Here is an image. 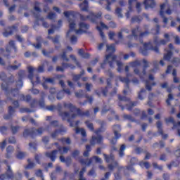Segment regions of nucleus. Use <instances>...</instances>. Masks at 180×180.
I'll list each match as a JSON object with an SVG mask.
<instances>
[{"label": "nucleus", "mask_w": 180, "mask_h": 180, "mask_svg": "<svg viewBox=\"0 0 180 180\" xmlns=\"http://www.w3.org/2000/svg\"><path fill=\"white\" fill-rule=\"evenodd\" d=\"M63 15H65V18H67L70 25H69V30L68 31L66 34V37H68L70 36V33L71 32H75L76 34H82V33H88L86 30L91 27V25L89 24L84 22H80L79 23V29L75 30V21L71 20L70 18V16H72L73 18H75V13L72 11H65L63 13Z\"/></svg>", "instance_id": "nucleus-1"}, {"label": "nucleus", "mask_w": 180, "mask_h": 180, "mask_svg": "<svg viewBox=\"0 0 180 180\" xmlns=\"http://www.w3.org/2000/svg\"><path fill=\"white\" fill-rule=\"evenodd\" d=\"M9 84L10 82L5 84L2 83L1 84V89L2 91H4L6 92V96L8 101H12V98L11 97L13 96V98H15L17 95H19V89L23 86V81L22 79H19L18 81L17 82V84H15L16 88L15 89H11V91H9Z\"/></svg>", "instance_id": "nucleus-2"}, {"label": "nucleus", "mask_w": 180, "mask_h": 180, "mask_svg": "<svg viewBox=\"0 0 180 180\" xmlns=\"http://www.w3.org/2000/svg\"><path fill=\"white\" fill-rule=\"evenodd\" d=\"M150 34V31L146 30L145 32H141V28H140V26H136L135 28L131 30V35H128V39H130V37H134L135 40H139L141 44H143V37H147Z\"/></svg>", "instance_id": "nucleus-3"}, {"label": "nucleus", "mask_w": 180, "mask_h": 180, "mask_svg": "<svg viewBox=\"0 0 180 180\" xmlns=\"http://www.w3.org/2000/svg\"><path fill=\"white\" fill-rule=\"evenodd\" d=\"M70 151V148L67 146H58V150H53L51 152H46L45 155L51 160L52 162H55L57 159V154H67Z\"/></svg>", "instance_id": "nucleus-4"}, {"label": "nucleus", "mask_w": 180, "mask_h": 180, "mask_svg": "<svg viewBox=\"0 0 180 180\" xmlns=\"http://www.w3.org/2000/svg\"><path fill=\"white\" fill-rule=\"evenodd\" d=\"M44 128L39 127L36 129L34 127H32L30 129H26L24 130L22 133L23 137L26 139V137H31L32 139H35L37 136H42L43 133H44Z\"/></svg>", "instance_id": "nucleus-5"}, {"label": "nucleus", "mask_w": 180, "mask_h": 180, "mask_svg": "<svg viewBox=\"0 0 180 180\" xmlns=\"http://www.w3.org/2000/svg\"><path fill=\"white\" fill-rule=\"evenodd\" d=\"M118 106L121 108L122 110H124V105H122V102H129V104L125 105V108H127V110H129V112L133 110V108H134V106L137 105V101H130V98L125 96L118 94Z\"/></svg>", "instance_id": "nucleus-6"}, {"label": "nucleus", "mask_w": 180, "mask_h": 180, "mask_svg": "<svg viewBox=\"0 0 180 180\" xmlns=\"http://www.w3.org/2000/svg\"><path fill=\"white\" fill-rule=\"evenodd\" d=\"M63 107L66 109H69L70 112H77L78 116H82V117H84V116H86V117H89L91 113L89 112V110H86L85 112L82 111L81 108H77L75 105H73L71 103H64Z\"/></svg>", "instance_id": "nucleus-7"}, {"label": "nucleus", "mask_w": 180, "mask_h": 180, "mask_svg": "<svg viewBox=\"0 0 180 180\" xmlns=\"http://www.w3.org/2000/svg\"><path fill=\"white\" fill-rule=\"evenodd\" d=\"M79 18L82 22H85V20H88V19H89L92 23H96L98 20L101 19L102 13L99 12L94 13V12H90L89 15L86 16L80 14Z\"/></svg>", "instance_id": "nucleus-8"}, {"label": "nucleus", "mask_w": 180, "mask_h": 180, "mask_svg": "<svg viewBox=\"0 0 180 180\" xmlns=\"http://www.w3.org/2000/svg\"><path fill=\"white\" fill-rule=\"evenodd\" d=\"M75 96L76 98H86V99L84 102H79V105L81 106H85L89 102L90 105H92V103L94 102V97L92 96H89L88 94H84V90H79L78 92H75Z\"/></svg>", "instance_id": "nucleus-9"}, {"label": "nucleus", "mask_w": 180, "mask_h": 180, "mask_svg": "<svg viewBox=\"0 0 180 180\" xmlns=\"http://www.w3.org/2000/svg\"><path fill=\"white\" fill-rule=\"evenodd\" d=\"M13 105H14V107H12L11 105L8 106V114L4 116V119H5V120H9V119H12V117H13V115L16 112L15 109H18V108H19V101L18 100L13 101Z\"/></svg>", "instance_id": "nucleus-10"}, {"label": "nucleus", "mask_w": 180, "mask_h": 180, "mask_svg": "<svg viewBox=\"0 0 180 180\" xmlns=\"http://www.w3.org/2000/svg\"><path fill=\"white\" fill-rule=\"evenodd\" d=\"M117 59V56L112 55V53H109L105 56V59L104 60L103 63H101V68H105V65H106V63H108L110 68H113L115 67L114 63Z\"/></svg>", "instance_id": "nucleus-11"}, {"label": "nucleus", "mask_w": 180, "mask_h": 180, "mask_svg": "<svg viewBox=\"0 0 180 180\" xmlns=\"http://www.w3.org/2000/svg\"><path fill=\"white\" fill-rule=\"evenodd\" d=\"M59 115L62 117V120H67L70 123V127H74V121L72 120L77 117V114L73 113L70 115L68 112H61Z\"/></svg>", "instance_id": "nucleus-12"}, {"label": "nucleus", "mask_w": 180, "mask_h": 180, "mask_svg": "<svg viewBox=\"0 0 180 180\" xmlns=\"http://www.w3.org/2000/svg\"><path fill=\"white\" fill-rule=\"evenodd\" d=\"M93 160H95V162H98V164H102V162H103L102 159H101V158H99L98 156H93L90 159L81 158V159H79V162H80V164L82 165H87L88 167H89V165L92 164Z\"/></svg>", "instance_id": "nucleus-13"}, {"label": "nucleus", "mask_w": 180, "mask_h": 180, "mask_svg": "<svg viewBox=\"0 0 180 180\" xmlns=\"http://www.w3.org/2000/svg\"><path fill=\"white\" fill-rule=\"evenodd\" d=\"M28 78L29 79H30L31 83L32 84L33 86H34V85L37 84H40V77H39V75L36 76V81H33V77H34V68H33V67L30 66L28 67Z\"/></svg>", "instance_id": "nucleus-14"}, {"label": "nucleus", "mask_w": 180, "mask_h": 180, "mask_svg": "<svg viewBox=\"0 0 180 180\" xmlns=\"http://www.w3.org/2000/svg\"><path fill=\"white\" fill-rule=\"evenodd\" d=\"M114 151H117V148H116L115 146L111 147L110 150V155H107L106 153L103 154L104 160L108 164H109L110 162L115 161V155H113Z\"/></svg>", "instance_id": "nucleus-15"}, {"label": "nucleus", "mask_w": 180, "mask_h": 180, "mask_svg": "<svg viewBox=\"0 0 180 180\" xmlns=\"http://www.w3.org/2000/svg\"><path fill=\"white\" fill-rule=\"evenodd\" d=\"M7 167H8V169L6 174H1L0 180H5L6 179V178L8 180H13V179L15 178V176L13 175V172H12V169H11V166L7 165Z\"/></svg>", "instance_id": "nucleus-16"}, {"label": "nucleus", "mask_w": 180, "mask_h": 180, "mask_svg": "<svg viewBox=\"0 0 180 180\" xmlns=\"http://www.w3.org/2000/svg\"><path fill=\"white\" fill-rule=\"evenodd\" d=\"M18 26H19V24L8 27V30H9V32L5 31L4 32H3V35L4 36V37H8V36H12V34H13L15 32H18V30H19V27Z\"/></svg>", "instance_id": "nucleus-17"}, {"label": "nucleus", "mask_w": 180, "mask_h": 180, "mask_svg": "<svg viewBox=\"0 0 180 180\" xmlns=\"http://www.w3.org/2000/svg\"><path fill=\"white\" fill-rule=\"evenodd\" d=\"M91 146H95V144H103V136L102 135H98L97 136H93L90 140Z\"/></svg>", "instance_id": "nucleus-18"}, {"label": "nucleus", "mask_w": 180, "mask_h": 180, "mask_svg": "<svg viewBox=\"0 0 180 180\" xmlns=\"http://www.w3.org/2000/svg\"><path fill=\"white\" fill-rule=\"evenodd\" d=\"M66 68H71V70H75V65L70 64V63H62V67L57 66L56 71L60 72H64V70H66Z\"/></svg>", "instance_id": "nucleus-19"}, {"label": "nucleus", "mask_w": 180, "mask_h": 180, "mask_svg": "<svg viewBox=\"0 0 180 180\" xmlns=\"http://www.w3.org/2000/svg\"><path fill=\"white\" fill-rule=\"evenodd\" d=\"M120 81H121V82H124L125 84L126 90L123 91V94H124V95H126V94H127V92H129V91H130V79H129V77H120Z\"/></svg>", "instance_id": "nucleus-20"}, {"label": "nucleus", "mask_w": 180, "mask_h": 180, "mask_svg": "<svg viewBox=\"0 0 180 180\" xmlns=\"http://www.w3.org/2000/svg\"><path fill=\"white\" fill-rule=\"evenodd\" d=\"M67 128L64 127L63 126H61L58 129H56L51 134L52 139H56L58 134H64V133H66Z\"/></svg>", "instance_id": "nucleus-21"}, {"label": "nucleus", "mask_w": 180, "mask_h": 180, "mask_svg": "<svg viewBox=\"0 0 180 180\" xmlns=\"http://www.w3.org/2000/svg\"><path fill=\"white\" fill-rule=\"evenodd\" d=\"M156 124L158 129V133L162 136L163 140L168 139V134H164V130H162V122H161V121H158Z\"/></svg>", "instance_id": "nucleus-22"}, {"label": "nucleus", "mask_w": 180, "mask_h": 180, "mask_svg": "<svg viewBox=\"0 0 180 180\" xmlns=\"http://www.w3.org/2000/svg\"><path fill=\"white\" fill-rule=\"evenodd\" d=\"M165 3L160 5V15L163 19V23H165V25H167L168 23V18L165 17V12L164 11V9H165Z\"/></svg>", "instance_id": "nucleus-23"}, {"label": "nucleus", "mask_w": 180, "mask_h": 180, "mask_svg": "<svg viewBox=\"0 0 180 180\" xmlns=\"http://www.w3.org/2000/svg\"><path fill=\"white\" fill-rule=\"evenodd\" d=\"M143 46L146 49L149 48V50H152L153 51H155V53H157L158 54L160 53V49L158 46H153V44L151 42H146L143 44Z\"/></svg>", "instance_id": "nucleus-24"}, {"label": "nucleus", "mask_w": 180, "mask_h": 180, "mask_svg": "<svg viewBox=\"0 0 180 180\" xmlns=\"http://www.w3.org/2000/svg\"><path fill=\"white\" fill-rule=\"evenodd\" d=\"M112 130H113L115 136L117 139H120V137H122V134L119 133V131H122V127H120V124L113 125Z\"/></svg>", "instance_id": "nucleus-25"}, {"label": "nucleus", "mask_w": 180, "mask_h": 180, "mask_svg": "<svg viewBox=\"0 0 180 180\" xmlns=\"http://www.w3.org/2000/svg\"><path fill=\"white\" fill-rule=\"evenodd\" d=\"M143 5L145 6V9L155 8V0H144Z\"/></svg>", "instance_id": "nucleus-26"}, {"label": "nucleus", "mask_w": 180, "mask_h": 180, "mask_svg": "<svg viewBox=\"0 0 180 180\" xmlns=\"http://www.w3.org/2000/svg\"><path fill=\"white\" fill-rule=\"evenodd\" d=\"M6 153L5 157L8 160H9V158H12V155H13V153L15 152V148H13V146H8L6 148Z\"/></svg>", "instance_id": "nucleus-27"}, {"label": "nucleus", "mask_w": 180, "mask_h": 180, "mask_svg": "<svg viewBox=\"0 0 180 180\" xmlns=\"http://www.w3.org/2000/svg\"><path fill=\"white\" fill-rule=\"evenodd\" d=\"M75 131L77 134L81 133V135L82 136V142L85 143L87 141L88 139H86V131L82 128H78L77 127L75 129Z\"/></svg>", "instance_id": "nucleus-28"}, {"label": "nucleus", "mask_w": 180, "mask_h": 180, "mask_svg": "<svg viewBox=\"0 0 180 180\" xmlns=\"http://www.w3.org/2000/svg\"><path fill=\"white\" fill-rule=\"evenodd\" d=\"M79 6L83 12H88L89 3L88 2V0H84L82 3L79 4Z\"/></svg>", "instance_id": "nucleus-29"}, {"label": "nucleus", "mask_w": 180, "mask_h": 180, "mask_svg": "<svg viewBox=\"0 0 180 180\" xmlns=\"http://www.w3.org/2000/svg\"><path fill=\"white\" fill-rule=\"evenodd\" d=\"M60 161V162H65V164H66L67 167H70V165H71V162H72V160H71V157L68 156L66 158H64V156L60 155L59 157Z\"/></svg>", "instance_id": "nucleus-30"}, {"label": "nucleus", "mask_w": 180, "mask_h": 180, "mask_svg": "<svg viewBox=\"0 0 180 180\" xmlns=\"http://www.w3.org/2000/svg\"><path fill=\"white\" fill-rule=\"evenodd\" d=\"M153 43H155L156 46H165V44L168 43V41L166 39L158 40V37H155L153 39Z\"/></svg>", "instance_id": "nucleus-31"}, {"label": "nucleus", "mask_w": 180, "mask_h": 180, "mask_svg": "<svg viewBox=\"0 0 180 180\" xmlns=\"http://www.w3.org/2000/svg\"><path fill=\"white\" fill-rule=\"evenodd\" d=\"M155 85H157V83L154 82L150 84V80L145 81L146 89H147V91H149V92L153 90V86H155Z\"/></svg>", "instance_id": "nucleus-32"}, {"label": "nucleus", "mask_w": 180, "mask_h": 180, "mask_svg": "<svg viewBox=\"0 0 180 180\" xmlns=\"http://www.w3.org/2000/svg\"><path fill=\"white\" fill-rule=\"evenodd\" d=\"M53 44H58V46H55V49L56 50H58L60 47H61V44H60V35H56L55 37L52 39Z\"/></svg>", "instance_id": "nucleus-33"}, {"label": "nucleus", "mask_w": 180, "mask_h": 180, "mask_svg": "<svg viewBox=\"0 0 180 180\" xmlns=\"http://www.w3.org/2000/svg\"><path fill=\"white\" fill-rule=\"evenodd\" d=\"M165 120L166 123H172L173 124V127H172V130H174L175 129H176V127H178V125L176 124V123H175V120H174V117H169L168 118H165Z\"/></svg>", "instance_id": "nucleus-34"}, {"label": "nucleus", "mask_w": 180, "mask_h": 180, "mask_svg": "<svg viewBox=\"0 0 180 180\" xmlns=\"http://www.w3.org/2000/svg\"><path fill=\"white\" fill-rule=\"evenodd\" d=\"M20 100L29 103L30 101H32V96L30 95L25 96V94H21L20 96Z\"/></svg>", "instance_id": "nucleus-35"}, {"label": "nucleus", "mask_w": 180, "mask_h": 180, "mask_svg": "<svg viewBox=\"0 0 180 180\" xmlns=\"http://www.w3.org/2000/svg\"><path fill=\"white\" fill-rule=\"evenodd\" d=\"M172 56H174V53L172 52V51H167V53L164 54V60L166 61H171V58H172Z\"/></svg>", "instance_id": "nucleus-36"}, {"label": "nucleus", "mask_w": 180, "mask_h": 180, "mask_svg": "<svg viewBox=\"0 0 180 180\" xmlns=\"http://www.w3.org/2000/svg\"><path fill=\"white\" fill-rule=\"evenodd\" d=\"M142 62L143 63V69L142 71V74H143V75H146V74H147V68H148V67H149L148 61H147V60H146V59H143Z\"/></svg>", "instance_id": "nucleus-37"}, {"label": "nucleus", "mask_w": 180, "mask_h": 180, "mask_svg": "<svg viewBox=\"0 0 180 180\" xmlns=\"http://www.w3.org/2000/svg\"><path fill=\"white\" fill-rule=\"evenodd\" d=\"M78 54L81 56L82 58H89V57H91V55H89V53H84L82 49H79Z\"/></svg>", "instance_id": "nucleus-38"}, {"label": "nucleus", "mask_w": 180, "mask_h": 180, "mask_svg": "<svg viewBox=\"0 0 180 180\" xmlns=\"http://www.w3.org/2000/svg\"><path fill=\"white\" fill-rule=\"evenodd\" d=\"M84 74H85V70H82V71L80 72V74L73 75V81H75V82L79 81V79L82 78V75H84Z\"/></svg>", "instance_id": "nucleus-39"}, {"label": "nucleus", "mask_w": 180, "mask_h": 180, "mask_svg": "<svg viewBox=\"0 0 180 180\" xmlns=\"http://www.w3.org/2000/svg\"><path fill=\"white\" fill-rule=\"evenodd\" d=\"M86 127L89 129L90 131H95V128L94 127V124L91 122L89 120H86L84 122Z\"/></svg>", "instance_id": "nucleus-40"}, {"label": "nucleus", "mask_w": 180, "mask_h": 180, "mask_svg": "<svg viewBox=\"0 0 180 180\" xmlns=\"http://www.w3.org/2000/svg\"><path fill=\"white\" fill-rule=\"evenodd\" d=\"M141 20H143V18H141V16L135 15L131 18V23H136V22L140 23V22H141Z\"/></svg>", "instance_id": "nucleus-41"}, {"label": "nucleus", "mask_w": 180, "mask_h": 180, "mask_svg": "<svg viewBox=\"0 0 180 180\" xmlns=\"http://www.w3.org/2000/svg\"><path fill=\"white\" fill-rule=\"evenodd\" d=\"M112 162L114 165L112 164H110L108 165V169L110 171H113V169H115V168H117V167H119V163L117 162V161L115 160L112 162Z\"/></svg>", "instance_id": "nucleus-42"}, {"label": "nucleus", "mask_w": 180, "mask_h": 180, "mask_svg": "<svg viewBox=\"0 0 180 180\" xmlns=\"http://www.w3.org/2000/svg\"><path fill=\"white\" fill-rule=\"evenodd\" d=\"M22 65L21 63H18V65H11L6 67V70H12L13 71H16V70H18L19 68Z\"/></svg>", "instance_id": "nucleus-43"}, {"label": "nucleus", "mask_w": 180, "mask_h": 180, "mask_svg": "<svg viewBox=\"0 0 180 180\" xmlns=\"http://www.w3.org/2000/svg\"><path fill=\"white\" fill-rule=\"evenodd\" d=\"M124 150H126V145H121L119 150V155L120 158H123V157H124Z\"/></svg>", "instance_id": "nucleus-44"}, {"label": "nucleus", "mask_w": 180, "mask_h": 180, "mask_svg": "<svg viewBox=\"0 0 180 180\" xmlns=\"http://www.w3.org/2000/svg\"><path fill=\"white\" fill-rule=\"evenodd\" d=\"M57 91L56 90V88H51L49 89V94H51L50 96H49V101H53L54 99L53 95H56Z\"/></svg>", "instance_id": "nucleus-45"}, {"label": "nucleus", "mask_w": 180, "mask_h": 180, "mask_svg": "<svg viewBox=\"0 0 180 180\" xmlns=\"http://www.w3.org/2000/svg\"><path fill=\"white\" fill-rule=\"evenodd\" d=\"M27 165L25 167L26 169H32L33 168H34V167H36V164L33 162H32V160H30V159H27Z\"/></svg>", "instance_id": "nucleus-46"}, {"label": "nucleus", "mask_w": 180, "mask_h": 180, "mask_svg": "<svg viewBox=\"0 0 180 180\" xmlns=\"http://www.w3.org/2000/svg\"><path fill=\"white\" fill-rule=\"evenodd\" d=\"M20 129V126H13V125L11 126V130L12 134H16V133H18V131H19Z\"/></svg>", "instance_id": "nucleus-47"}, {"label": "nucleus", "mask_w": 180, "mask_h": 180, "mask_svg": "<svg viewBox=\"0 0 180 180\" xmlns=\"http://www.w3.org/2000/svg\"><path fill=\"white\" fill-rule=\"evenodd\" d=\"M106 51H111V53H115L116 51V48L115 47V44H112L110 46L106 45Z\"/></svg>", "instance_id": "nucleus-48"}, {"label": "nucleus", "mask_w": 180, "mask_h": 180, "mask_svg": "<svg viewBox=\"0 0 180 180\" xmlns=\"http://www.w3.org/2000/svg\"><path fill=\"white\" fill-rule=\"evenodd\" d=\"M153 65L154 68L151 69L150 70V72H156L157 70H158V65H159L158 61H157V60L153 61Z\"/></svg>", "instance_id": "nucleus-49"}, {"label": "nucleus", "mask_w": 180, "mask_h": 180, "mask_svg": "<svg viewBox=\"0 0 180 180\" xmlns=\"http://www.w3.org/2000/svg\"><path fill=\"white\" fill-rule=\"evenodd\" d=\"M25 157L26 153L22 151L18 152L16 155V158H18V160H23Z\"/></svg>", "instance_id": "nucleus-50"}, {"label": "nucleus", "mask_w": 180, "mask_h": 180, "mask_svg": "<svg viewBox=\"0 0 180 180\" xmlns=\"http://www.w3.org/2000/svg\"><path fill=\"white\" fill-rule=\"evenodd\" d=\"M139 165L141 167V168H146V169H148L150 168V163L148 162H139Z\"/></svg>", "instance_id": "nucleus-51"}, {"label": "nucleus", "mask_w": 180, "mask_h": 180, "mask_svg": "<svg viewBox=\"0 0 180 180\" xmlns=\"http://www.w3.org/2000/svg\"><path fill=\"white\" fill-rule=\"evenodd\" d=\"M54 53V49H51L49 51H46L45 49L42 50V54L45 57H50V54H53Z\"/></svg>", "instance_id": "nucleus-52"}, {"label": "nucleus", "mask_w": 180, "mask_h": 180, "mask_svg": "<svg viewBox=\"0 0 180 180\" xmlns=\"http://www.w3.org/2000/svg\"><path fill=\"white\" fill-rule=\"evenodd\" d=\"M39 106L41 109H46V103L44 102V96H42L41 100L39 101Z\"/></svg>", "instance_id": "nucleus-53"}, {"label": "nucleus", "mask_w": 180, "mask_h": 180, "mask_svg": "<svg viewBox=\"0 0 180 180\" xmlns=\"http://www.w3.org/2000/svg\"><path fill=\"white\" fill-rule=\"evenodd\" d=\"M58 141H60L61 143H66V144H71V139L70 138H64L62 137L60 139H58Z\"/></svg>", "instance_id": "nucleus-54"}, {"label": "nucleus", "mask_w": 180, "mask_h": 180, "mask_svg": "<svg viewBox=\"0 0 180 180\" xmlns=\"http://www.w3.org/2000/svg\"><path fill=\"white\" fill-rule=\"evenodd\" d=\"M96 29H97V30H98L99 34H100L101 39L103 40H105V33L103 32V30H102V27H101L100 26H97Z\"/></svg>", "instance_id": "nucleus-55"}, {"label": "nucleus", "mask_w": 180, "mask_h": 180, "mask_svg": "<svg viewBox=\"0 0 180 180\" xmlns=\"http://www.w3.org/2000/svg\"><path fill=\"white\" fill-rule=\"evenodd\" d=\"M105 124H106V122L105 121H102L101 122V128H98L97 130L95 131V134L97 135V136H99V133H101L102 131V127H103V126H105Z\"/></svg>", "instance_id": "nucleus-56"}, {"label": "nucleus", "mask_w": 180, "mask_h": 180, "mask_svg": "<svg viewBox=\"0 0 180 180\" xmlns=\"http://www.w3.org/2000/svg\"><path fill=\"white\" fill-rule=\"evenodd\" d=\"M142 94H146V89L142 88L138 94V98L139 99H141V101H143L144 99V97H143Z\"/></svg>", "instance_id": "nucleus-57"}, {"label": "nucleus", "mask_w": 180, "mask_h": 180, "mask_svg": "<svg viewBox=\"0 0 180 180\" xmlns=\"http://www.w3.org/2000/svg\"><path fill=\"white\" fill-rule=\"evenodd\" d=\"M8 44L10 46V47H12V49H13L15 53H16V51H18V49L16 48L15 41H13V40L9 41Z\"/></svg>", "instance_id": "nucleus-58"}, {"label": "nucleus", "mask_w": 180, "mask_h": 180, "mask_svg": "<svg viewBox=\"0 0 180 180\" xmlns=\"http://www.w3.org/2000/svg\"><path fill=\"white\" fill-rule=\"evenodd\" d=\"M56 98L58 101H61L64 98V91L61 90L57 93Z\"/></svg>", "instance_id": "nucleus-59"}, {"label": "nucleus", "mask_w": 180, "mask_h": 180, "mask_svg": "<svg viewBox=\"0 0 180 180\" xmlns=\"http://www.w3.org/2000/svg\"><path fill=\"white\" fill-rule=\"evenodd\" d=\"M116 63L118 72H122V70H123V63L119 60H117Z\"/></svg>", "instance_id": "nucleus-60"}, {"label": "nucleus", "mask_w": 180, "mask_h": 180, "mask_svg": "<svg viewBox=\"0 0 180 180\" xmlns=\"http://www.w3.org/2000/svg\"><path fill=\"white\" fill-rule=\"evenodd\" d=\"M144 48L141 49V53L143 56H148V50H150V48H146L143 46Z\"/></svg>", "instance_id": "nucleus-61"}, {"label": "nucleus", "mask_w": 180, "mask_h": 180, "mask_svg": "<svg viewBox=\"0 0 180 180\" xmlns=\"http://www.w3.org/2000/svg\"><path fill=\"white\" fill-rule=\"evenodd\" d=\"M35 175L38 176V178H44V176H43V171L41 169H38L35 172Z\"/></svg>", "instance_id": "nucleus-62"}, {"label": "nucleus", "mask_w": 180, "mask_h": 180, "mask_svg": "<svg viewBox=\"0 0 180 180\" xmlns=\"http://www.w3.org/2000/svg\"><path fill=\"white\" fill-rule=\"evenodd\" d=\"M115 13L117 15L118 18H123V14H122L121 8H117L115 10Z\"/></svg>", "instance_id": "nucleus-63"}, {"label": "nucleus", "mask_w": 180, "mask_h": 180, "mask_svg": "<svg viewBox=\"0 0 180 180\" xmlns=\"http://www.w3.org/2000/svg\"><path fill=\"white\" fill-rule=\"evenodd\" d=\"M124 119H127V120H130V122H136V120L130 115H124Z\"/></svg>", "instance_id": "nucleus-64"}]
</instances>
